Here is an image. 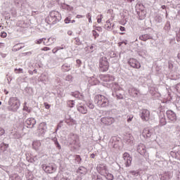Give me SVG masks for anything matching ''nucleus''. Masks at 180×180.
<instances>
[{"mask_svg": "<svg viewBox=\"0 0 180 180\" xmlns=\"http://www.w3.org/2000/svg\"><path fill=\"white\" fill-rule=\"evenodd\" d=\"M94 103L98 108H108L110 105V101L108 97L102 94H96L94 96Z\"/></svg>", "mask_w": 180, "mask_h": 180, "instance_id": "obj_1", "label": "nucleus"}, {"mask_svg": "<svg viewBox=\"0 0 180 180\" xmlns=\"http://www.w3.org/2000/svg\"><path fill=\"white\" fill-rule=\"evenodd\" d=\"M60 13L53 11L50 13L46 20L49 25H56L57 22H60Z\"/></svg>", "mask_w": 180, "mask_h": 180, "instance_id": "obj_2", "label": "nucleus"}, {"mask_svg": "<svg viewBox=\"0 0 180 180\" xmlns=\"http://www.w3.org/2000/svg\"><path fill=\"white\" fill-rule=\"evenodd\" d=\"M8 109L12 112H16L18 109H19V106H20V101L16 97H12L8 101Z\"/></svg>", "mask_w": 180, "mask_h": 180, "instance_id": "obj_3", "label": "nucleus"}, {"mask_svg": "<svg viewBox=\"0 0 180 180\" xmlns=\"http://www.w3.org/2000/svg\"><path fill=\"white\" fill-rule=\"evenodd\" d=\"M99 68L101 72H106L109 70V62L108 61V58L103 56L99 60Z\"/></svg>", "mask_w": 180, "mask_h": 180, "instance_id": "obj_4", "label": "nucleus"}, {"mask_svg": "<svg viewBox=\"0 0 180 180\" xmlns=\"http://www.w3.org/2000/svg\"><path fill=\"white\" fill-rule=\"evenodd\" d=\"M137 13L140 20H144V18L147 16V11L146 7L143 4H139L137 6Z\"/></svg>", "mask_w": 180, "mask_h": 180, "instance_id": "obj_5", "label": "nucleus"}, {"mask_svg": "<svg viewBox=\"0 0 180 180\" xmlns=\"http://www.w3.org/2000/svg\"><path fill=\"white\" fill-rule=\"evenodd\" d=\"M68 141L71 146L79 147V136L77 134L72 133L69 135Z\"/></svg>", "mask_w": 180, "mask_h": 180, "instance_id": "obj_6", "label": "nucleus"}, {"mask_svg": "<svg viewBox=\"0 0 180 180\" xmlns=\"http://www.w3.org/2000/svg\"><path fill=\"white\" fill-rule=\"evenodd\" d=\"M41 167L46 174H54L57 171V166L54 164H49V165L43 164Z\"/></svg>", "mask_w": 180, "mask_h": 180, "instance_id": "obj_7", "label": "nucleus"}, {"mask_svg": "<svg viewBox=\"0 0 180 180\" xmlns=\"http://www.w3.org/2000/svg\"><path fill=\"white\" fill-rule=\"evenodd\" d=\"M128 64L130 65V67L135 68L136 70H140V68H141V63H140L139 61L136 58H129L128 60Z\"/></svg>", "mask_w": 180, "mask_h": 180, "instance_id": "obj_8", "label": "nucleus"}, {"mask_svg": "<svg viewBox=\"0 0 180 180\" xmlns=\"http://www.w3.org/2000/svg\"><path fill=\"white\" fill-rule=\"evenodd\" d=\"M141 119L143 122H148L150 119L152 120L150 111L147 109H143L141 113Z\"/></svg>", "mask_w": 180, "mask_h": 180, "instance_id": "obj_9", "label": "nucleus"}, {"mask_svg": "<svg viewBox=\"0 0 180 180\" xmlns=\"http://www.w3.org/2000/svg\"><path fill=\"white\" fill-rule=\"evenodd\" d=\"M97 171L101 175H106L108 174V166L103 163L99 164L97 166Z\"/></svg>", "mask_w": 180, "mask_h": 180, "instance_id": "obj_10", "label": "nucleus"}, {"mask_svg": "<svg viewBox=\"0 0 180 180\" xmlns=\"http://www.w3.org/2000/svg\"><path fill=\"white\" fill-rule=\"evenodd\" d=\"M101 123L105 124V126H110L115 123V118L110 117H104L101 119Z\"/></svg>", "mask_w": 180, "mask_h": 180, "instance_id": "obj_11", "label": "nucleus"}, {"mask_svg": "<svg viewBox=\"0 0 180 180\" xmlns=\"http://www.w3.org/2000/svg\"><path fill=\"white\" fill-rule=\"evenodd\" d=\"M99 77L103 82H113L115 81V77L110 75H100Z\"/></svg>", "mask_w": 180, "mask_h": 180, "instance_id": "obj_12", "label": "nucleus"}, {"mask_svg": "<svg viewBox=\"0 0 180 180\" xmlns=\"http://www.w3.org/2000/svg\"><path fill=\"white\" fill-rule=\"evenodd\" d=\"M77 109L79 113H82V115H86L88 113V108L84 104L79 103L77 105Z\"/></svg>", "mask_w": 180, "mask_h": 180, "instance_id": "obj_13", "label": "nucleus"}, {"mask_svg": "<svg viewBox=\"0 0 180 180\" xmlns=\"http://www.w3.org/2000/svg\"><path fill=\"white\" fill-rule=\"evenodd\" d=\"M167 117L171 122H176V114L174 111L169 110L166 112Z\"/></svg>", "mask_w": 180, "mask_h": 180, "instance_id": "obj_14", "label": "nucleus"}, {"mask_svg": "<svg viewBox=\"0 0 180 180\" xmlns=\"http://www.w3.org/2000/svg\"><path fill=\"white\" fill-rule=\"evenodd\" d=\"M123 158L125 160V166L130 167V165H131V161H132L130 154H129L128 153H124L123 154Z\"/></svg>", "mask_w": 180, "mask_h": 180, "instance_id": "obj_15", "label": "nucleus"}, {"mask_svg": "<svg viewBox=\"0 0 180 180\" xmlns=\"http://www.w3.org/2000/svg\"><path fill=\"white\" fill-rule=\"evenodd\" d=\"M46 130H47V124L45 122L39 124L37 129L39 134H44V133H46Z\"/></svg>", "mask_w": 180, "mask_h": 180, "instance_id": "obj_16", "label": "nucleus"}, {"mask_svg": "<svg viewBox=\"0 0 180 180\" xmlns=\"http://www.w3.org/2000/svg\"><path fill=\"white\" fill-rule=\"evenodd\" d=\"M104 27L105 29H106V30H113V27H115V23L113 22V20H108L104 25Z\"/></svg>", "mask_w": 180, "mask_h": 180, "instance_id": "obj_17", "label": "nucleus"}, {"mask_svg": "<svg viewBox=\"0 0 180 180\" xmlns=\"http://www.w3.org/2000/svg\"><path fill=\"white\" fill-rule=\"evenodd\" d=\"M137 151L141 155H146L147 154V150L146 149V146L144 144H139L137 148Z\"/></svg>", "mask_w": 180, "mask_h": 180, "instance_id": "obj_18", "label": "nucleus"}, {"mask_svg": "<svg viewBox=\"0 0 180 180\" xmlns=\"http://www.w3.org/2000/svg\"><path fill=\"white\" fill-rule=\"evenodd\" d=\"M129 94L131 95V96H133V98H137L140 94V91L134 87H132L129 89Z\"/></svg>", "mask_w": 180, "mask_h": 180, "instance_id": "obj_19", "label": "nucleus"}, {"mask_svg": "<svg viewBox=\"0 0 180 180\" xmlns=\"http://www.w3.org/2000/svg\"><path fill=\"white\" fill-rule=\"evenodd\" d=\"M26 124L27 125V127L30 129H32V127H34V124H36V120L34 118H28L26 120Z\"/></svg>", "mask_w": 180, "mask_h": 180, "instance_id": "obj_20", "label": "nucleus"}, {"mask_svg": "<svg viewBox=\"0 0 180 180\" xmlns=\"http://www.w3.org/2000/svg\"><path fill=\"white\" fill-rule=\"evenodd\" d=\"M142 136L145 139H148V137H151V132L148 128H145L142 132Z\"/></svg>", "mask_w": 180, "mask_h": 180, "instance_id": "obj_21", "label": "nucleus"}, {"mask_svg": "<svg viewBox=\"0 0 180 180\" xmlns=\"http://www.w3.org/2000/svg\"><path fill=\"white\" fill-rule=\"evenodd\" d=\"M96 48V46L95 44H91V46H87L85 48V51L87 53V54H89V53H94V50Z\"/></svg>", "mask_w": 180, "mask_h": 180, "instance_id": "obj_22", "label": "nucleus"}, {"mask_svg": "<svg viewBox=\"0 0 180 180\" xmlns=\"http://www.w3.org/2000/svg\"><path fill=\"white\" fill-rule=\"evenodd\" d=\"M56 41V38L54 37H50L49 39H46L45 41H44V44L45 46H51V44H53Z\"/></svg>", "mask_w": 180, "mask_h": 180, "instance_id": "obj_23", "label": "nucleus"}, {"mask_svg": "<svg viewBox=\"0 0 180 180\" xmlns=\"http://www.w3.org/2000/svg\"><path fill=\"white\" fill-rule=\"evenodd\" d=\"M150 39H151V37L147 34H142L139 37V40L142 41H147V40H150Z\"/></svg>", "mask_w": 180, "mask_h": 180, "instance_id": "obj_24", "label": "nucleus"}, {"mask_svg": "<svg viewBox=\"0 0 180 180\" xmlns=\"http://www.w3.org/2000/svg\"><path fill=\"white\" fill-rule=\"evenodd\" d=\"M41 146V143L39 141H34L32 143V147L34 148V150H39V148Z\"/></svg>", "mask_w": 180, "mask_h": 180, "instance_id": "obj_25", "label": "nucleus"}, {"mask_svg": "<svg viewBox=\"0 0 180 180\" xmlns=\"http://www.w3.org/2000/svg\"><path fill=\"white\" fill-rule=\"evenodd\" d=\"M22 47L23 46H20V44H18L13 47V51H19Z\"/></svg>", "mask_w": 180, "mask_h": 180, "instance_id": "obj_26", "label": "nucleus"}, {"mask_svg": "<svg viewBox=\"0 0 180 180\" xmlns=\"http://www.w3.org/2000/svg\"><path fill=\"white\" fill-rule=\"evenodd\" d=\"M66 123L71 124V126H74V124H77V121L74 119H70L69 120L66 121Z\"/></svg>", "mask_w": 180, "mask_h": 180, "instance_id": "obj_27", "label": "nucleus"}, {"mask_svg": "<svg viewBox=\"0 0 180 180\" xmlns=\"http://www.w3.org/2000/svg\"><path fill=\"white\" fill-rule=\"evenodd\" d=\"M103 176H105L106 179L108 180H112L113 179V174L108 173L105 175H103Z\"/></svg>", "mask_w": 180, "mask_h": 180, "instance_id": "obj_28", "label": "nucleus"}, {"mask_svg": "<svg viewBox=\"0 0 180 180\" xmlns=\"http://www.w3.org/2000/svg\"><path fill=\"white\" fill-rule=\"evenodd\" d=\"M160 126H165V124H167V120H165V118L162 117L160 119Z\"/></svg>", "mask_w": 180, "mask_h": 180, "instance_id": "obj_29", "label": "nucleus"}, {"mask_svg": "<svg viewBox=\"0 0 180 180\" xmlns=\"http://www.w3.org/2000/svg\"><path fill=\"white\" fill-rule=\"evenodd\" d=\"M46 39L45 38L39 39L36 41V44H41V43L44 44V41H46Z\"/></svg>", "mask_w": 180, "mask_h": 180, "instance_id": "obj_30", "label": "nucleus"}, {"mask_svg": "<svg viewBox=\"0 0 180 180\" xmlns=\"http://www.w3.org/2000/svg\"><path fill=\"white\" fill-rule=\"evenodd\" d=\"M86 16L89 20V23H92V15H91V13H87Z\"/></svg>", "mask_w": 180, "mask_h": 180, "instance_id": "obj_31", "label": "nucleus"}, {"mask_svg": "<svg viewBox=\"0 0 180 180\" xmlns=\"http://www.w3.org/2000/svg\"><path fill=\"white\" fill-rule=\"evenodd\" d=\"M75 160L77 161V162H78V164H79L81 162V161H82V159L81 158L80 155H75Z\"/></svg>", "mask_w": 180, "mask_h": 180, "instance_id": "obj_32", "label": "nucleus"}, {"mask_svg": "<svg viewBox=\"0 0 180 180\" xmlns=\"http://www.w3.org/2000/svg\"><path fill=\"white\" fill-rule=\"evenodd\" d=\"M23 110H25V112H27V113H30V112H31L30 108H29V107H27L26 105V103H25V105L23 107Z\"/></svg>", "mask_w": 180, "mask_h": 180, "instance_id": "obj_33", "label": "nucleus"}, {"mask_svg": "<svg viewBox=\"0 0 180 180\" xmlns=\"http://www.w3.org/2000/svg\"><path fill=\"white\" fill-rule=\"evenodd\" d=\"M62 69L63 70V71H70V66L67 65H63L62 66Z\"/></svg>", "mask_w": 180, "mask_h": 180, "instance_id": "obj_34", "label": "nucleus"}, {"mask_svg": "<svg viewBox=\"0 0 180 180\" xmlns=\"http://www.w3.org/2000/svg\"><path fill=\"white\" fill-rule=\"evenodd\" d=\"M0 147H5V149L3 150V151H6V148H8V147H9V145L6 144L5 143H2L1 144H0Z\"/></svg>", "mask_w": 180, "mask_h": 180, "instance_id": "obj_35", "label": "nucleus"}, {"mask_svg": "<svg viewBox=\"0 0 180 180\" xmlns=\"http://www.w3.org/2000/svg\"><path fill=\"white\" fill-rule=\"evenodd\" d=\"M93 36L94 37V39H96V37H99V34L95 30L92 31Z\"/></svg>", "mask_w": 180, "mask_h": 180, "instance_id": "obj_36", "label": "nucleus"}, {"mask_svg": "<svg viewBox=\"0 0 180 180\" xmlns=\"http://www.w3.org/2000/svg\"><path fill=\"white\" fill-rule=\"evenodd\" d=\"M0 36H1V37H2V39H5V37H6L8 36V34H6V32H1Z\"/></svg>", "mask_w": 180, "mask_h": 180, "instance_id": "obj_37", "label": "nucleus"}, {"mask_svg": "<svg viewBox=\"0 0 180 180\" xmlns=\"http://www.w3.org/2000/svg\"><path fill=\"white\" fill-rule=\"evenodd\" d=\"M102 19H103V15H100V18H99V17H98V18H97V22H98V23H101V22H102Z\"/></svg>", "mask_w": 180, "mask_h": 180, "instance_id": "obj_38", "label": "nucleus"}, {"mask_svg": "<svg viewBox=\"0 0 180 180\" xmlns=\"http://www.w3.org/2000/svg\"><path fill=\"white\" fill-rule=\"evenodd\" d=\"M88 108H89V109H94L95 108V105H94V103H89L87 105Z\"/></svg>", "mask_w": 180, "mask_h": 180, "instance_id": "obj_39", "label": "nucleus"}, {"mask_svg": "<svg viewBox=\"0 0 180 180\" xmlns=\"http://www.w3.org/2000/svg\"><path fill=\"white\" fill-rule=\"evenodd\" d=\"M133 117H134L133 115L128 116V119H127L128 123H130V122H131V120H133Z\"/></svg>", "mask_w": 180, "mask_h": 180, "instance_id": "obj_40", "label": "nucleus"}, {"mask_svg": "<svg viewBox=\"0 0 180 180\" xmlns=\"http://www.w3.org/2000/svg\"><path fill=\"white\" fill-rule=\"evenodd\" d=\"M65 23H71V18L67 17V18L65 19Z\"/></svg>", "mask_w": 180, "mask_h": 180, "instance_id": "obj_41", "label": "nucleus"}, {"mask_svg": "<svg viewBox=\"0 0 180 180\" xmlns=\"http://www.w3.org/2000/svg\"><path fill=\"white\" fill-rule=\"evenodd\" d=\"M72 79V76L71 75H68L65 78L66 81H71Z\"/></svg>", "mask_w": 180, "mask_h": 180, "instance_id": "obj_42", "label": "nucleus"}, {"mask_svg": "<svg viewBox=\"0 0 180 180\" xmlns=\"http://www.w3.org/2000/svg\"><path fill=\"white\" fill-rule=\"evenodd\" d=\"M5 134V129L0 128V136H4Z\"/></svg>", "mask_w": 180, "mask_h": 180, "instance_id": "obj_43", "label": "nucleus"}, {"mask_svg": "<svg viewBox=\"0 0 180 180\" xmlns=\"http://www.w3.org/2000/svg\"><path fill=\"white\" fill-rule=\"evenodd\" d=\"M16 71H18L19 72H23V69H22V68L15 69V74H18V72Z\"/></svg>", "mask_w": 180, "mask_h": 180, "instance_id": "obj_44", "label": "nucleus"}, {"mask_svg": "<svg viewBox=\"0 0 180 180\" xmlns=\"http://www.w3.org/2000/svg\"><path fill=\"white\" fill-rule=\"evenodd\" d=\"M44 105L45 109H49L51 107V105L47 103H44Z\"/></svg>", "mask_w": 180, "mask_h": 180, "instance_id": "obj_45", "label": "nucleus"}, {"mask_svg": "<svg viewBox=\"0 0 180 180\" xmlns=\"http://www.w3.org/2000/svg\"><path fill=\"white\" fill-rule=\"evenodd\" d=\"M41 51H49V50H50L49 47H44L42 49H41Z\"/></svg>", "mask_w": 180, "mask_h": 180, "instance_id": "obj_46", "label": "nucleus"}, {"mask_svg": "<svg viewBox=\"0 0 180 180\" xmlns=\"http://www.w3.org/2000/svg\"><path fill=\"white\" fill-rule=\"evenodd\" d=\"M129 174H131V175H137V174H139V172H136V171H130Z\"/></svg>", "mask_w": 180, "mask_h": 180, "instance_id": "obj_47", "label": "nucleus"}, {"mask_svg": "<svg viewBox=\"0 0 180 180\" xmlns=\"http://www.w3.org/2000/svg\"><path fill=\"white\" fill-rule=\"evenodd\" d=\"M57 51H58V49L57 47H55L53 50H52V53L53 54H56V53H57Z\"/></svg>", "mask_w": 180, "mask_h": 180, "instance_id": "obj_48", "label": "nucleus"}, {"mask_svg": "<svg viewBox=\"0 0 180 180\" xmlns=\"http://www.w3.org/2000/svg\"><path fill=\"white\" fill-rule=\"evenodd\" d=\"M120 30L121 32H126V28L124 27L120 26Z\"/></svg>", "mask_w": 180, "mask_h": 180, "instance_id": "obj_49", "label": "nucleus"}, {"mask_svg": "<svg viewBox=\"0 0 180 180\" xmlns=\"http://www.w3.org/2000/svg\"><path fill=\"white\" fill-rule=\"evenodd\" d=\"M0 56H1V57H2L3 58H5L6 57V53H2V52H0Z\"/></svg>", "mask_w": 180, "mask_h": 180, "instance_id": "obj_50", "label": "nucleus"}, {"mask_svg": "<svg viewBox=\"0 0 180 180\" xmlns=\"http://www.w3.org/2000/svg\"><path fill=\"white\" fill-rule=\"evenodd\" d=\"M77 19H82V18H84V15H77L76 16Z\"/></svg>", "mask_w": 180, "mask_h": 180, "instance_id": "obj_51", "label": "nucleus"}, {"mask_svg": "<svg viewBox=\"0 0 180 180\" xmlns=\"http://www.w3.org/2000/svg\"><path fill=\"white\" fill-rule=\"evenodd\" d=\"M76 63H77V64H78V65H81V60H79V59H77V60H76Z\"/></svg>", "mask_w": 180, "mask_h": 180, "instance_id": "obj_52", "label": "nucleus"}, {"mask_svg": "<svg viewBox=\"0 0 180 180\" xmlns=\"http://www.w3.org/2000/svg\"><path fill=\"white\" fill-rule=\"evenodd\" d=\"M56 49L58 50H63L64 47L63 46H56Z\"/></svg>", "mask_w": 180, "mask_h": 180, "instance_id": "obj_53", "label": "nucleus"}, {"mask_svg": "<svg viewBox=\"0 0 180 180\" xmlns=\"http://www.w3.org/2000/svg\"><path fill=\"white\" fill-rule=\"evenodd\" d=\"M2 47H5V44L0 42V49H2Z\"/></svg>", "mask_w": 180, "mask_h": 180, "instance_id": "obj_54", "label": "nucleus"}, {"mask_svg": "<svg viewBox=\"0 0 180 180\" xmlns=\"http://www.w3.org/2000/svg\"><path fill=\"white\" fill-rule=\"evenodd\" d=\"M56 147H57V148L58 149V150H61V146L60 145V143H58L57 145H56Z\"/></svg>", "mask_w": 180, "mask_h": 180, "instance_id": "obj_55", "label": "nucleus"}, {"mask_svg": "<svg viewBox=\"0 0 180 180\" xmlns=\"http://www.w3.org/2000/svg\"><path fill=\"white\" fill-rule=\"evenodd\" d=\"M76 42H77V44H78V46H79V44H81V41H79V39H76Z\"/></svg>", "mask_w": 180, "mask_h": 180, "instance_id": "obj_56", "label": "nucleus"}, {"mask_svg": "<svg viewBox=\"0 0 180 180\" xmlns=\"http://www.w3.org/2000/svg\"><path fill=\"white\" fill-rule=\"evenodd\" d=\"M15 180H20V177L19 176H16L15 177Z\"/></svg>", "mask_w": 180, "mask_h": 180, "instance_id": "obj_57", "label": "nucleus"}, {"mask_svg": "<svg viewBox=\"0 0 180 180\" xmlns=\"http://www.w3.org/2000/svg\"><path fill=\"white\" fill-rule=\"evenodd\" d=\"M69 103H71L72 105H70V108H72L74 106V103L72 101H70Z\"/></svg>", "mask_w": 180, "mask_h": 180, "instance_id": "obj_58", "label": "nucleus"}, {"mask_svg": "<svg viewBox=\"0 0 180 180\" xmlns=\"http://www.w3.org/2000/svg\"><path fill=\"white\" fill-rule=\"evenodd\" d=\"M91 158H95V154H94V153H92V154L91 155Z\"/></svg>", "mask_w": 180, "mask_h": 180, "instance_id": "obj_59", "label": "nucleus"}, {"mask_svg": "<svg viewBox=\"0 0 180 180\" xmlns=\"http://www.w3.org/2000/svg\"><path fill=\"white\" fill-rule=\"evenodd\" d=\"M162 9H165V8H167V6L165 5H163L161 6Z\"/></svg>", "mask_w": 180, "mask_h": 180, "instance_id": "obj_60", "label": "nucleus"}, {"mask_svg": "<svg viewBox=\"0 0 180 180\" xmlns=\"http://www.w3.org/2000/svg\"><path fill=\"white\" fill-rule=\"evenodd\" d=\"M58 144H59L58 141L56 140V141H55V145L56 146V145H58Z\"/></svg>", "mask_w": 180, "mask_h": 180, "instance_id": "obj_61", "label": "nucleus"}, {"mask_svg": "<svg viewBox=\"0 0 180 180\" xmlns=\"http://www.w3.org/2000/svg\"><path fill=\"white\" fill-rule=\"evenodd\" d=\"M29 74H30V75H33V72L32 71H29Z\"/></svg>", "mask_w": 180, "mask_h": 180, "instance_id": "obj_62", "label": "nucleus"}, {"mask_svg": "<svg viewBox=\"0 0 180 180\" xmlns=\"http://www.w3.org/2000/svg\"><path fill=\"white\" fill-rule=\"evenodd\" d=\"M25 55H27V54H32V52L29 51V52L25 53Z\"/></svg>", "mask_w": 180, "mask_h": 180, "instance_id": "obj_63", "label": "nucleus"}, {"mask_svg": "<svg viewBox=\"0 0 180 180\" xmlns=\"http://www.w3.org/2000/svg\"><path fill=\"white\" fill-rule=\"evenodd\" d=\"M177 57H178V59L180 60V53L178 54Z\"/></svg>", "mask_w": 180, "mask_h": 180, "instance_id": "obj_64", "label": "nucleus"}]
</instances>
